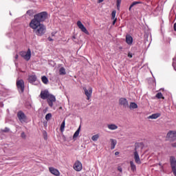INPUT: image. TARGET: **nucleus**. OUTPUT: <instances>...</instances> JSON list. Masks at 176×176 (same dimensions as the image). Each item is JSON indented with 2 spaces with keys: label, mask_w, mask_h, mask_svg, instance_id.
I'll return each mask as SVG.
<instances>
[{
  "label": "nucleus",
  "mask_w": 176,
  "mask_h": 176,
  "mask_svg": "<svg viewBox=\"0 0 176 176\" xmlns=\"http://www.w3.org/2000/svg\"><path fill=\"white\" fill-rule=\"evenodd\" d=\"M115 19H116V10L111 12V20H115Z\"/></svg>",
  "instance_id": "obj_31"
},
{
  "label": "nucleus",
  "mask_w": 176,
  "mask_h": 176,
  "mask_svg": "<svg viewBox=\"0 0 176 176\" xmlns=\"http://www.w3.org/2000/svg\"><path fill=\"white\" fill-rule=\"evenodd\" d=\"M172 173H173V175L176 176V159L174 156H170L169 159Z\"/></svg>",
  "instance_id": "obj_3"
},
{
  "label": "nucleus",
  "mask_w": 176,
  "mask_h": 176,
  "mask_svg": "<svg viewBox=\"0 0 176 176\" xmlns=\"http://www.w3.org/2000/svg\"><path fill=\"white\" fill-rule=\"evenodd\" d=\"M159 166H162V164H159Z\"/></svg>",
  "instance_id": "obj_46"
},
{
  "label": "nucleus",
  "mask_w": 176,
  "mask_h": 176,
  "mask_svg": "<svg viewBox=\"0 0 176 176\" xmlns=\"http://www.w3.org/2000/svg\"><path fill=\"white\" fill-rule=\"evenodd\" d=\"M130 165H131V171H136L137 166H135V164H134V162L130 161Z\"/></svg>",
  "instance_id": "obj_21"
},
{
  "label": "nucleus",
  "mask_w": 176,
  "mask_h": 176,
  "mask_svg": "<svg viewBox=\"0 0 176 176\" xmlns=\"http://www.w3.org/2000/svg\"><path fill=\"white\" fill-rule=\"evenodd\" d=\"M41 80L44 85H47L49 83V79H47V77L46 76H43L41 77Z\"/></svg>",
  "instance_id": "obj_22"
},
{
  "label": "nucleus",
  "mask_w": 176,
  "mask_h": 176,
  "mask_svg": "<svg viewBox=\"0 0 176 176\" xmlns=\"http://www.w3.org/2000/svg\"><path fill=\"white\" fill-rule=\"evenodd\" d=\"M21 57H23L26 61L31 59V50L29 48L27 52L22 51L19 53Z\"/></svg>",
  "instance_id": "obj_4"
},
{
  "label": "nucleus",
  "mask_w": 176,
  "mask_h": 176,
  "mask_svg": "<svg viewBox=\"0 0 176 176\" xmlns=\"http://www.w3.org/2000/svg\"><path fill=\"white\" fill-rule=\"evenodd\" d=\"M0 107H1V108H3V102H0Z\"/></svg>",
  "instance_id": "obj_39"
},
{
  "label": "nucleus",
  "mask_w": 176,
  "mask_h": 176,
  "mask_svg": "<svg viewBox=\"0 0 176 176\" xmlns=\"http://www.w3.org/2000/svg\"><path fill=\"white\" fill-rule=\"evenodd\" d=\"M17 118L21 123H25L27 122V116L21 111H18Z\"/></svg>",
  "instance_id": "obj_6"
},
{
  "label": "nucleus",
  "mask_w": 176,
  "mask_h": 176,
  "mask_svg": "<svg viewBox=\"0 0 176 176\" xmlns=\"http://www.w3.org/2000/svg\"><path fill=\"white\" fill-rule=\"evenodd\" d=\"M107 128L109 130H118V126L115 124H107Z\"/></svg>",
  "instance_id": "obj_18"
},
{
  "label": "nucleus",
  "mask_w": 176,
  "mask_h": 176,
  "mask_svg": "<svg viewBox=\"0 0 176 176\" xmlns=\"http://www.w3.org/2000/svg\"><path fill=\"white\" fill-rule=\"evenodd\" d=\"M47 19V12H41L34 16L29 25L37 36H42L46 32V26L43 25V21Z\"/></svg>",
  "instance_id": "obj_1"
},
{
  "label": "nucleus",
  "mask_w": 176,
  "mask_h": 176,
  "mask_svg": "<svg viewBox=\"0 0 176 176\" xmlns=\"http://www.w3.org/2000/svg\"><path fill=\"white\" fill-rule=\"evenodd\" d=\"M128 108H130L131 109H137L138 105L135 102H131Z\"/></svg>",
  "instance_id": "obj_20"
},
{
  "label": "nucleus",
  "mask_w": 176,
  "mask_h": 176,
  "mask_svg": "<svg viewBox=\"0 0 176 176\" xmlns=\"http://www.w3.org/2000/svg\"><path fill=\"white\" fill-rule=\"evenodd\" d=\"M52 119V113H48L46 116H45V120H47V122H49V120H50Z\"/></svg>",
  "instance_id": "obj_28"
},
{
  "label": "nucleus",
  "mask_w": 176,
  "mask_h": 176,
  "mask_svg": "<svg viewBox=\"0 0 176 176\" xmlns=\"http://www.w3.org/2000/svg\"><path fill=\"white\" fill-rule=\"evenodd\" d=\"M65 129V120H64L60 125V131L61 133H63L64 130Z\"/></svg>",
  "instance_id": "obj_23"
},
{
  "label": "nucleus",
  "mask_w": 176,
  "mask_h": 176,
  "mask_svg": "<svg viewBox=\"0 0 176 176\" xmlns=\"http://www.w3.org/2000/svg\"><path fill=\"white\" fill-rule=\"evenodd\" d=\"M47 102L51 108L53 107V102H56V96L50 94L48 98H47Z\"/></svg>",
  "instance_id": "obj_9"
},
{
  "label": "nucleus",
  "mask_w": 176,
  "mask_h": 176,
  "mask_svg": "<svg viewBox=\"0 0 176 176\" xmlns=\"http://www.w3.org/2000/svg\"><path fill=\"white\" fill-rule=\"evenodd\" d=\"M128 57H129V58H133V54L131 53V52H129V53L128 54Z\"/></svg>",
  "instance_id": "obj_36"
},
{
  "label": "nucleus",
  "mask_w": 176,
  "mask_h": 176,
  "mask_svg": "<svg viewBox=\"0 0 176 176\" xmlns=\"http://www.w3.org/2000/svg\"><path fill=\"white\" fill-rule=\"evenodd\" d=\"M113 25H115V24H116V21H118V18H116L115 19H113Z\"/></svg>",
  "instance_id": "obj_35"
},
{
  "label": "nucleus",
  "mask_w": 176,
  "mask_h": 176,
  "mask_svg": "<svg viewBox=\"0 0 176 176\" xmlns=\"http://www.w3.org/2000/svg\"><path fill=\"white\" fill-rule=\"evenodd\" d=\"M126 42L127 45H133V37L129 34L126 36Z\"/></svg>",
  "instance_id": "obj_15"
},
{
  "label": "nucleus",
  "mask_w": 176,
  "mask_h": 176,
  "mask_svg": "<svg viewBox=\"0 0 176 176\" xmlns=\"http://www.w3.org/2000/svg\"><path fill=\"white\" fill-rule=\"evenodd\" d=\"M142 143H135V149L133 152V157L135 159V162L136 164H141V159L140 158V155H138V147L141 146Z\"/></svg>",
  "instance_id": "obj_2"
},
{
  "label": "nucleus",
  "mask_w": 176,
  "mask_h": 176,
  "mask_svg": "<svg viewBox=\"0 0 176 176\" xmlns=\"http://www.w3.org/2000/svg\"><path fill=\"white\" fill-rule=\"evenodd\" d=\"M49 171L53 175L60 176V171H58L57 169L54 168V167H50Z\"/></svg>",
  "instance_id": "obj_14"
},
{
  "label": "nucleus",
  "mask_w": 176,
  "mask_h": 176,
  "mask_svg": "<svg viewBox=\"0 0 176 176\" xmlns=\"http://www.w3.org/2000/svg\"><path fill=\"white\" fill-rule=\"evenodd\" d=\"M142 3H144L142 1H134L131 5V6L134 7L135 5H141Z\"/></svg>",
  "instance_id": "obj_30"
},
{
  "label": "nucleus",
  "mask_w": 176,
  "mask_h": 176,
  "mask_svg": "<svg viewBox=\"0 0 176 176\" xmlns=\"http://www.w3.org/2000/svg\"><path fill=\"white\" fill-rule=\"evenodd\" d=\"M67 72H65V68L60 67L59 69V74L60 75H65Z\"/></svg>",
  "instance_id": "obj_25"
},
{
  "label": "nucleus",
  "mask_w": 176,
  "mask_h": 176,
  "mask_svg": "<svg viewBox=\"0 0 176 176\" xmlns=\"http://www.w3.org/2000/svg\"><path fill=\"white\" fill-rule=\"evenodd\" d=\"M19 58V54L15 55V60H17Z\"/></svg>",
  "instance_id": "obj_41"
},
{
  "label": "nucleus",
  "mask_w": 176,
  "mask_h": 176,
  "mask_svg": "<svg viewBox=\"0 0 176 176\" xmlns=\"http://www.w3.org/2000/svg\"><path fill=\"white\" fill-rule=\"evenodd\" d=\"M118 155H119V151H116V152L115 153V155H116V156H118Z\"/></svg>",
  "instance_id": "obj_42"
},
{
  "label": "nucleus",
  "mask_w": 176,
  "mask_h": 176,
  "mask_svg": "<svg viewBox=\"0 0 176 176\" xmlns=\"http://www.w3.org/2000/svg\"><path fill=\"white\" fill-rule=\"evenodd\" d=\"M74 39H76V37L75 36H72V40L74 41Z\"/></svg>",
  "instance_id": "obj_44"
},
{
  "label": "nucleus",
  "mask_w": 176,
  "mask_h": 176,
  "mask_svg": "<svg viewBox=\"0 0 176 176\" xmlns=\"http://www.w3.org/2000/svg\"><path fill=\"white\" fill-rule=\"evenodd\" d=\"M131 8H133V6H131H131H129V10H131Z\"/></svg>",
  "instance_id": "obj_45"
},
{
  "label": "nucleus",
  "mask_w": 176,
  "mask_h": 176,
  "mask_svg": "<svg viewBox=\"0 0 176 176\" xmlns=\"http://www.w3.org/2000/svg\"><path fill=\"white\" fill-rule=\"evenodd\" d=\"M161 115L162 114H160V113H153L151 116H149L148 117V119H157V118H160Z\"/></svg>",
  "instance_id": "obj_17"
},
{
  "label": "nucleus",
  "mask_w": 176,
  "mask_h": 176,
  "mask_svg": "<svg viewBox=\"0 0 176 176\" xmlns=\"http://www.w3.org/2000/svg\"><path fill=\"white\" fill-rule=\"evenodd\" d=\"M171 146H173V148H176V142L173 143V144H171Z\"/></svg>",
  "instance_id": "obj_37"
},
{
  "label": "nucleus",
  "mask_w": 176,
  "mask_h": 176,
  "mask_svg": "<svg viewBox=\"0 0 176 176\" xmlns=\"http://www.w3.org/2000/svg\"><path fill=\"white\" fill-rule=\"evenodd\" d=\"M99 3H101V2H104V0H98Z\"/></svg>",
  "instance_id": "obj_43"
},
{
  "label": "nucleus",
  "mask_w": 176,
  "mask_h": 176,
  "mask_svg": "<svg viewBox=\"0 0 176 176\" xmlns=\"http://www.w3.org/2000/svg\"><path fill=\"white\" fill-rule=\"evenodd\" d=\"M156 98H158L159 100H160V98H162V100H164V97L163 96V94L160 92V93H157L155 96Z\"/></svg>",
  "instance_id": "obj_26"
},
{
  "label": "nucleus",
  "mask_w": 176,
  "mask_h": 176,
  "mask_svg": "<svg viewBox=\"0 0 176 176\" xmlns=\"http://www.w3.org/2000/svg\"><path fill=\"white\" fill-rule=\"evenodd\" d=\"M173 28H174V30L176 31V23H174V25H173Z\"/></svg>",
  "instance_id": "obj_38"
},
{
  "label": "nucleus",
  "mask_w": 176,
  "mask_h": 176,
  "mask_svg": "<svg viewBox=\"0 0 176 176\" xmlns=\"http://www.w3.org/2000/svg\"><path fill=\"white\" fill-rule=\"evenodd\" d=\"M120 3H122V0H117L116 5L118 10H120Z\"/></svg>",
  "instance_id": "obj_29"
},
{
  "label": "nucleus",
  "mask_w": 176,
  "mask_h": 176,
  "mask_svg": "<svg viewBox=\"0 0 176 176\" xmlns=\"http://www.w3.org/2000/svg\"><path fill=\"white\" fill-rule=\"evenodd\" d=\"M77 26L82 32H84L87 35H89V31H87V29H86V28L85 27V25H83V23H82L80 21H77Z\"/></svg>",
  "instance_id": "obj_10"
},
{
  "label": "nucleus",
  "mask_w": 176,
  "mask_h": 176,
  "mask_svg": "<svg viewBox=\"0 0 176 176\" xmlns=\"http://www.w3.org/2000/svg\"><path fill=\"white\" fill-rule=\"evenodd\" d=\"M48 41H50V42H52V41H53L52 37H48Z\"/></svg>",
  "instance_id": "obj_40"
},
{
  "label": "nucleus",
  "mask_w": 176,
  "mask_h": 176,
  "mask_svg": "<svg viewBox=\"0 0 176 176\" xmlns=\"http://www.w3.org/2000/svg\"><path fill=\"white\" fill-rule=\"evenodd\" d=\"M111 142V149L113 150L115 149V147L116 146V144H118V141L115 139H110Z\"/></svg>",
  "instance_id": "obj_16"
},
{
  "label": "nucleus",
  "mask_w": 176,
  "mask_h": 176,
  "mask_svg": "<svg viewBox=\"0 0 176 176\" xmlns=\"http://www.w3.org/2000/svg\"><path fill=\"white\" fill-rule=\"evenodd\" d=\"M74 168L76 171H82V162L79 160H77L74 164Z\"/></svg>",
  "instance_id": "obj_12"
},
{
  "label": "nucleus",
  "mask_w": 176,
  "mask_h": 176,
  "mask_svg": "<svg viewBox=\"0 0 176 176\" xmlns=\"http://www.w3.org/2000/svg\"><path fill=\"white\" fill-rule=\"evenodd\" d=\"M118 170L120 171V173H122L123 171V169L122 168V166L118 167Z\"/></svg>",
  "instance_id": "obj_34"
},
{
  "label": "nucleus",
  "mask_w": 176,
  "mask_h": 176,
  "mask_svg": "<svg viewBox=\"0 0 176 176\" xmlns=\"http://www.w3.org/2000/svg\"><path fill=\"white\" fill-rule=\"evenodd\" d=\"M98 138H100V134H96V135H94L91 137V140L92 141H97L98 140Z\"/></svg>",
  "instance_id": "obj_27"
},
{
  "label": "nucleus",
  "mask_w": 176,
  "mask_h": 176,
  "mask_svg": "<svg viewBox=\"0 0 176 176\" xmlns=\"http://www.w3.org/2000/svg\"><path fill=\"white\" fill-rule=\"evenodd\" d=\"M79 133H80V126L77 129V131L74 133L73 138H76L79 136Z\"/></svg>",
  "instance_id": "obj_24"
},
{
  "label": "nucleus",
  "mask_w": 176,
  "mask_h": 176,
  "mask_svg": "<svg viewBox=\"0 0 176 176\" xmlns=\"http://www.w3.org/2000/svg\"><path fill=\"white\" fill-rule=\"evenodd\" d=\"M82 89L85 96H87V100H90V98H91V94H93V88L89 87L87 89V88L84 87Z\"/></svg>",
  "instance_id": "obj_8"
},
{
  "label": "nucleus",
  "mask_w": 176,
  "mask_h": 176,
  "mask_svg": "<svg viewBox=\"0 0 176 176\" xmlns=\"http://www.w3.org/2000/svg\"><path fill=\"white\" fill-rule=\"evenodd\" d=\"M21 137L22 138H25V137H26L25 133L22 132L21 134Z\"/></svg>",
  "instance_id": "obj_33"
},
{
  "label": "nucleus",
  "mask_w": 176,
  "mask_h": 176,
  "mask_svg": "<svg viewBox=\"0 0 176 176\" xmlns=\"http://www.w3.org/2000/svg\"><path fill=\"white\" fill-rule=\"evenodd\" d=\"M44 140L46 141L47 140V133L46 131L43 132Z\"/></svg>",
  "instance_id": "obj_32"
},
{
  "label": "nucleus",
  "mask_w": 176,
  "mask_h": 176,
  "mask_svg": "<svg viewBox=\"0 0 176 176\" xmlns=\"http://www.w3.org/2000/svg\"><path fill=\"white\" fill-rule=\"evenodd\" d=\"M119 104L122 105L124 108H129V101L125 98H120L119 99Z\"/></svg>",
  "instance_id": "obj_11"
},
{
  "label": "nucleus",
  "mask_w": 176,
  "mask_h": 176,
  "mask_svg": "<svg viewBox=\"0 0 176 176\" xmlns=\"http://www.w3.org/2000/svg\"><path fill=\"white\" fill-rule=\"evenodd\" d=\"M16 87L19 93H24V89H25V85L24 84V80H16Z\"/></svg>",
  "instance_id": "obj_5"
},
{
  "label": "nucleus",
  "mask_w": 176,
  "mask_h": 176,
  "mask_svg": "<svg viewBox=\"0 0 176 176\" xmlns=\"http://www.w3.org/2000/svg\"><path fill=\"white\" fill-rule=\"evenodd\" d=\"M50 95V94L49 93V91L44 90L41 91L40 94V97L41 98H42V100H47L49 98Z\"/></svg>",
  "instance_id": "obj_13"
},
{
  "label": "nucleus",
  "mask_w": 176,
  "mask_h": 176,
  "mask_svg": "<svg viewBox=\"0 0 176 176\" xmlns=\"http://www.w3.org/2000/svg\"><path fill=\"white\" fill-rule=\"evenodd\" d=\"M166 138L168 140V141H175L176 131H169L166 135Z\"/></svg>",
  "instance_id": "obj_7"
},
{
  "label": "nucleus",
  "mask_w": 176,
  "mask_h": 176,
  "mask_svg": "<svg viewBox=\"0 0 176 176\" xmlns=\"http://www.w3.org/2000/svg\"><path fill=\"white\" fill-rule=\"evenodd\" d=\"M52 36H54V34H52Z\"/></svg>",
  "instance_id": "obj_47"
},
{
  "label": "nucleus",
  "mask_w": 176,
  "mask_h": 176,
  "mask_svg": "<svg viewBox=\"0 0 176 176\" xmlns=\"http://www.w3.org/2000/svg\"><path fill=\"white\" fill-rule=\"evenodd\" d=\"M28 80L30 83H34V82H36V76H30L28 78Z\"/></svg>",
  "instance_id": "obj_19"
}]
</instances>
